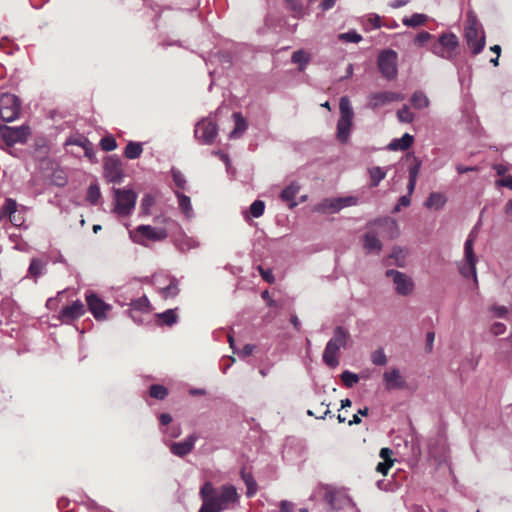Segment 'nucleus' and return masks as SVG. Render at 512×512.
Returning a JSON list of instances; mask_svg holds the SVG:
<instances>
[{
	"mask_svg": "<svg viewBox=\"0 0 512 512\" xmlns=\"http://www.w3.org/2000/svg\"><path fill=\"white\" fill-rule=\"evenodd\" d=\"M358 200L356 197H337L325 198L315 207V211L320 213H337L345 207L355 206Z\"/></svg>",
	"mask_w": 512,
	"mask_h": 512,
	"instance_id": "10",
	"label": "nucleus"
},
{
	"mask_svg": "<svg viewBox=\"0 0 512 512\" xmlns=\"http://www.w3.org/2000/svg\"><path fill=\"white\" fill-rule=\"evenodd\" d=\"M374 225L378 226H384L394 231V234L392 236H396L398 234V225L397 222L394 219L391 218H384V219H378L373 222Z\"/></svg>",
	"mask_w": 512,
	"mask_h": 512,
	"instance_id": "49",
	"label": "nucleus"
},
{
	"mask_svg": "<svg viewBox=\"0 0 512 512\" xmlns=\"http://www.w3.org/2000/svg\"><path fill=\"white\" fill-rule=\"evenodd\" d=\"M196 440L197 436L191 434L183 441L172 443L170 445V451L178 457H184L192 451Z\"/></svg>",
	"mask_w": 512,
	"mask_h": 512,
	"instance_id": "20",
	"label": "nucleus"
},
{
	"mask_svg": "<svg viewBox=\"0 0 512 512\" xmlns=\"http://www.w3.org/2000/svg\"><path fill=\"white\" fill-rule=\"evenodd\" d=\"M413 143V137L408 134V133H405L401 138L399 139H394L393 141L390 142V144L388 145V148L390 150H406L408 149Z\"/></svg>",
	"mask_w": 512,
	"mask_h": 512,
	"instance_id": "26",
	"label": "nucleus"
},
{
	"mask_svg": "<svg viewBox=\"0 0 512 512\" xmlns=\"http://www.w3.org/2000/svg\"><path fill=\"white\" fill-rule=\"evenodd\" d=\"M369 409L367 407H364L362 409L358 410V413L353 415L352 419L348 422V424L354 425V424H360L361 423V416H367Z\"/></svg>",
	"mask_w": 512,
	"mask_h": 512,
	"instance_id": "56",
	"label": "nucleus"
},
{
	"mask_svg": "<svg viewBox=\"0 0 512 512\" xmlns=\"http://www.w3.org/2000/svg\"><path fill=\"white\" fill-rule=\"evenodd\" d=\"M411 104L415 109L427 108L430 104L428 97L422 91H415L411 96Z\"/></svg>",
	"mask_w": 512,
	"mask_h": 512,
	"instance_id": "33",
	"label": "nucleus"
},
{
	"mask_svg": "<svg viewBox=\"0 0 512 512\" xmlns=\"http://www.w3.org/2000/svg\"><path fill=\"white\" fill-rule=\"evenodd\" d=\"M294 504L287 500H282L280 503V512H292Z\"/></svg>",
	"mask_w": 512,
	"mask_h": 512,
	"instance_id": "64",
	"label": "nucleus"
},
{
	"mask_svg": "<svg viewBox=\"0 0 512 512\" xmlns=\"http://www.w3.org/2000/svg\"><path fill=\"white\" fill-rule=\"evenodd\" d=\"M233 118L235 120V127L229 135L231 139L240 137L242 133L247 129L246 120L242 117L240 113H234Z\"/></svg>",
	"mask_w": 512,
	"mask_h": 512,
	"instance_id": "30",
	"label": "nucleus"
},
{
	"mask_svg": "<svg viewBox=\"0 0 512 512\" xmlns=\"http://www.w3.org/2000/svg\"><path fill=\"white\" fill-rule=\"evenodd\" d=\"M340 117L337 122V139L346 143L350 136L354 111L347 96H342L339 102Z\"/></svg>",
	"mask_w": 512,
	"mask_h": 512,
	"instance_id": "4",
	"label": "nucleus"
},
{
	"mask_svg": "<svg viewBox=\"0 0 512 512\" xmlns=\"http://www.w3.org/2000/svg\"><path fill=\"white\" fill-rule=\"evenodd\" d=\"M505 330H506V326L500 322L494 323L491 328V331L494 335H501L505 332Z\"/></svg>",
	"mask_w": 512,
	"mask_h": 512,
	"instance_id": "63",
	"label": "nucleus"
},
{
	"mask_svg": "<svg viewBox=\"0 0 512 512\" xmlns=\"http://www.w3.org/2000/svg\"><path fill=\"white\" fill-rule=\"evenodd\" d=\"M464 39L473 55L481 53L486 45L483 26L472 11L467 14L464 25Z\"/></svg>",
	"mask_w": 512,
	"mask_h": 512,
	"instance_id": "2",
	"label": "nucleus"
},
{
	"mask_svg": "<svg viewBox=\"0 0 512 512\" xmlns=\"http://www.w3.org/2000/svg\"><path fill=\"white\" fill-rule=\"evenodd\" d=\"M393 465V461H382V462H379L376 466V471L383 474V475H387L389 469L392 467Z\"/></svg>",
	"mask_w": 512,
	"mask_h": 512,
	"instance_id": "58",
	"label": "nucleus"
},
{
	"mask_svg": "<svg viewBox=\"0 0 512 512\" xmlns=\"http://www.w3.org/2000/svg\"><path fill=\"white\" fill-rule=\"evenodd\" d=\"M173 181L177 187L184 189L186 184L185 176L177 169L171 170Z\"/></svg>",
	"mask_w": 512,
	"mask_h": 512,
	"instance_id": "52",
	"label": "nucleus"
},
{
	"mask_svg": "<svg viewBox=\"0 0 512 512\" xmlns=\"http://www.w3.org/2000/svg\"><path fill=\"white\" fill-rule=\"evenodd\" d=\"M179 291V281L175 277L170 279V283L166 287L160 289V293L165 299L176 297Z\"/></svg>",
	"mask_w": 512,
	"mask_h": 512,
	"instance_id": "32",
	"label": "nucleus"
},
{
	"mask_svg": "<svg viewBox=\"0 0 512 512\" xmlns=\"http://www.w3.org/2000/svg\"><path fill=\"white\" fill-rule=\"evenodd\" d=\"M428 19V16L421 13H415L410 17H405L402 23L407 27H418L423 25Z\"/></svg>",
	"mask_w": 512,
	"mask_h": 512,
	"instance_id": "35",
	"label": "nucleus"
},
{
	"mask_svg": "<svg viewBox=\"0 0 512 512\" xmlns=\"http://www.w3.org/2000/svg\"><path fill=\"white\" fill-rule=\"evenodd\" d=\"M392 455H393V451L390 449V448H382L380 450V453H379V456L380 458L383 460V461H393L394 460L392 459Z\"/></svg>",
	"mask_w": 512,
	"mask_h": 512,
	"instance_id": "59",
	"label": "nucleus"
},
{
	"mask_svg": "<svg viewBox=\"0 0 512 512\" xmlns=\"http://www.w3.org/2000/svg\"><path fill=\"white\" fill-rule=\"evenodd\" d=\"M338 39L346 43H359L362 40V36L355 30H350L348 32L339 34Z\"/></svg>",
	"mask_w": 512,
	"mask_h": 512,
	"instance_id": "44",
	"label": "nucleus"
},
{
	"mask_svg": "<svg viewBox=\"0 0 512 512\" xmlns=\"http://www.w3.org/2000/svg\"><path fill=\"white\" fill-rule=\"evenodd\" d=\"M459 47V40L454 33L447 32L439 36V39L431 47V51L436 56L446 59L453 60L457 55V49Z\"/></svg>",
	"mask_w": 512,
	"mask_h": 512,
	"instance_id": "5",
	"label": "nucleus"
},
{
	"mask_svg": "<svg viewBox=\"0 0 512 512\" xmlns=\"http://www.w3.org/2000/svg\"><path fill=\"white\" fill-rule=\"evenodd\" d=\"M385 276L391 279L395 292L403 297L409 296L414 292L415 283L411 276L395 269H388Z\"/></svg>",
	"mask_w": 512,
	"mask_h": 512,
	"instance_id": "8",
	"label": "nucleus"
},
{
	"mask_svg": "<svg viewBox=\"0 0 512 512\" xmlns=\"http://www.w3.org/2000/svg\"><path fill=\"white\" fill-rule=\"evenodd\" d=\"M477 257L463 258L460 262L458 269L464 278L472 277L475 286L478 285L477 272H476Z\"/></svg>",
	"mask_w": 512,
	"mask_h": 512,
	"instance_id": "21",
	"label": "nucleus"
},
{
	"mask_svg": "<svg viewBox=\"0 0 512 512\" xmlns=\"http://www.w3.org/2000/svg\"><path fill=\"white\" fill-rule=\"evenodd\" d=\"M104 176L111 183H120L123 179V170L120 159L111 155L104 160Z\"/></svg>",
	"mask_w": 512,
	"mask_h": 512,
	"instance_id": "14",
	"label": "nucleus"
},
{
	"mask_svg": "<svg viewBox=\"0 0 512 512\" xmlns=\"http://www.w3.org/2000/svg\"><path fill=\"white\" fill-rule=\"evenodd\" d=\"M100 147L104 151H113L117 148V142L113 136H106L100 140Z\"/></svg>",
	"mask_w": 512,
	"mask_h": 512,
	"instance_id": "51",
	"label": "nucleus"
},
{
	"mask_svg": "<svg viewBox=\"0 0 512 512\" xmlns=\"http://www.w3.org/2000/svg\"><path fill=\"white\" fill-rule=\"evenodd\" d=\"M474 241H475V235L473 232H471L468 235V238L466 239L465 244H464V257L465 258L476 257V255L474 254V250H473Z\"/></svg>",
	"mask_w": 512,
	"mask_h": 512,
	"instance_id": "48",
	"label": "nucleus"
},
{
	"mask_svg": "<svg viewBox=\"0 0 512 512\" xmlns=\"http://www.w3.org/2000/svg\"><path fill=\"white\" fill-rule=\"evenodd\" d=\"M389 259L393 262L392 264L404 268L406 266V252L400 246H394L389 254Z\"/></svg>",
	"mask_w": 512,
	"mask_h": 512,
	"instance_id": "24",
	"label": "nucleus"
},
{
	"mask_svg": "<svg viewBox=\"0 0 512 512\" xmlns=\"http://www.w3.org/2000/svg\"><path fill=\"white\" fill-rule=\"evenodd\" d=\"M157 317L162 321L163 324L167 326H172L178 320V316L174 309H168L163 313L157 314Z\"/></svg>",
	"mask_w": 512,
	"mask_h": 512,
	"instance_id": "40",
	"label": "nucleus"
},
{
	"mask_svg": "<svg viewBox=\"0 0 512 512\" xmlns=\"http://www.w3.org/2000/svg\"><path fill=\"white\" fill-rule=\"evenodd\" d=\"M21 102L20 99L10 93H3L0 96V118L4 122L15 121L20 114Z\"/></svg>",
	"mask_w": 512,
	"mask_h": 512,
	"instance_id": "9",
	"label": "nucleus"
},
{
	"mask_svg": "<svg viewBox=\"0 0 512 512\" xmlns=\"http://www.w3.org/2000/svg\"><path fill=\"white\" fill-rule=\"evenodd\" d=\"M142 152L143 147L140 142L129 141L125 148L124 155L127 159L134 160L139 158Z\"/></svg>",
	"mask_w": 512,
	"mask_h": 512,
	"instance_id": "31",
	"label": "nucleus"
},
{
	"mask_svg": "<svg viewBox=\"0 0 512 512\" xmlns=\"http://www.w3.org/2000/svg\"><path fill=\"white\" fill-rule=\"evenodd\" d=\"M398 120L402 123H411L415 119L414 113L411 112L409 106L404 105L397 111Z\"/></svg>",
	"mask_w": 512,
	"mask_h": 512,
	"instance_id": "42",
	"label": "nucleus"
},
{
	"mask_svg": "<svg viewBox=\"0 0 512 512\" xmlns=\"http://www.w3.org/2000/svg\"><path fill=\"white\" fill-rule=\"evenodd\" d=\"M86 301L89 311L93 314L96 320L102 321L107 318V311L111 309V306L100 299L96 294H87Z\"/></svg>",
	"mask_w": 512,
	"mask_h": 512,
	"instance_id": "15",
	"label": "nucleus"
},
{
	"mask_svg": "<svg viewBox=\"0 0 512 512\" xmlns=\"http://www.w3.org/2000/svg\"><path fill=\"white\" fill-rule=\"evenodd\" d=\"M411 204V198L409 195H403L399 198L398 203L395 205L393 212L397 213L402 207H408Z\"/></svg>",
	"mask_w": 512,
	"mask_h": 512,
	"instance_id": "55",
	"label": "nucleus"
},
{
	"mask_svg": "<svg viewBox=\"0 0 512 512\" xmlns=\"http://www.w3.org/2000/svg\"><path fill=\"white\" fill-rule=\"evenodd\" d=\"M259 271H260V274L262 276V278L268 282V283H273L274 282V276H273V273L271 270H265L263 269L261 266H259Z\"/></svg>",
	"mask_w": 512,
	"mask_h": 512,
	"instance_id": "60",
	"label": "nucleus"
},
{
	"mask_svg": "<svg viewBox=\"0 0 512 512\" xmlns=\"http://www.w3.org/2000/svg\"><path fill=\"white\" fill-rule=\"evenodd\" d=\"M0 134L7 146H12L16 143H25L29 135V127L25 125L19 127L1 125Z\"/></svg>",
	"mask_w": 512,
	"mask_h": 512,
	"instance_id": "12",
	"label": "nucleus"
},
{
	"mask_svg": "<svg viewBox=\"0 0 512 512\" xmlns=\"http://www.w3.org/2000/svg\"><path fill=\"white\" fill-rule=\"evenodd\" d=\"M421 169V161L414 158V164L409 167V180L417 181Z\"/></svg>",
	"mask_w": 512,
	"mask_h": 512,
	"instance_id": "53",
	"label": "nucleus"
},
{
	"mask_svg": "<svg viewBox=\"0 0 512 512\" xmlns=\"http://www.w3.org/2000/svg\"><path fill=\"white\" fill-rule=\"evenodd\" d=\"M17 210V203L14 199L7 198L3 207L0 209L1 220L5 217H11Z\"/></svg>",
	"mask_w": 512,
	"mask_h": 512,
	"instance_id": "39",
	"label": "nucleus"
},
{
	"mask_svg": "<svg viewBox=\"0 0 512 512\" xmlns=\"http://www.w3.org/2000/svg\"><path fill=\"white\" fill-rule=\"evenodd\" d=\"M149 393L151 397L163 400L168 395V390L162 385L155 384L150 387Z\"/></svg>",
	"mask_w": 512,
	"mask_h": 512,
	"instance_id": "46",
	"label": "nucleus"
},
{
	"mask_svg": "<svg viewBox=\"0 0 512 512\" xmlns=\"http://www.w3.org/2000/svg\"><path fill=\"white\" fill-rule=\"evenodd\" d=\"M403 99L404 95L401 93L390 91L377 92L370 95L368 105L370 108L376 109L394 101H402Z\"/></svg>",
	"mask_w": 512,
	"mask_h": 512,
	"instance_id": "17",
	"label": "nucleus"
},
{
	"mask_svg": "<svg viewBox=\"0 0 512 512\" xmlns=\"http://www.w3.org/2000/svg\"><path fill=\"white\" fill-rule=\"evenodd\" d=\"M383 383L386 390H401L406 388V380L398 368H391L383 373Z\"/></svg>",
	"mask_w": 512,
	"mask_h": 512,
	"instance_id": "16",
	"label": "nucleus"
},
{
	"mask_svg": "<svg viewBox=\"0 0 512 512\" xmlns=\"http://www.w3.org/2000/svg\"><path fill=\"white\" fill-rule=\"evenodd\" d=\"M371 362L376 366H384L387 364V356L383 348H378L371 353Z\"/></svg>",
	"mask_w": 512,
	"mask_h": 512,
	"instance_id": "41",
	"label": "nucleus"
},
{
	"mask_svg": "<svg viewBox=\"0 0 512 512\" xmlns=\"http://www.w3.org/2000/svg\"><path fill=\"white\" fill-rule=\"evenodd\" d=\"M300 190V186L293 182L289 186H287L282 192H281V199L285 202H291L290 207H294L297 205L296 202H293L295 196L298 194Z\"/></svg>",
	"mask_w": 512,
	"mask_h": 512,
	"instance_id": "27",
	"label": "nucleus"
},
{
	"mask_svg": "<svg viewBox=\"0 0 512 512\" xmlns=\"http://www.w3.org/2000/svg\"><path fill=\"white\" fill-rule=\"evenodd\" d=\"M432 38V35L429 32L422 31L415 37V43L419 46L424 45Z\"/></svg>",
	"mask_w": 512,
	"mask_h": 512,
	"instance_id": "57",
	"label": "nucleus"
},
{
	"mask_svg": "<svg viewBox=\"0 0 512 512\" xmlns=\"http://www.w3.org/2000/svg\"><path fill=\"white\" fill-rule=\"evenodd\" d=\"M45 267L46 263L44 261L33 258L30 262L28 272L32 277L37 278L44 273Z\"/></svg>",
	"mask_w": 512,
	"mask_h": 512,
	"instance_id": "34",
	"label": "nucleus"
},
{
	"mask_svg": "<svg viewBox=\"0 0 512 512\" xmlns=\"http://www.w3.org/2000/svg\"><path fill=\"white\" fill-rule=\"evenodd\" d=\"M309 55L303 50H297L292 54V62L299 64V70L303 71L309 62Z\"/></svg>",
	"mask_w": 512,
	"mask_h": 512,
	"instance_id": "37",
	"label": "nucleus"
},
{
	"mask_svg": "<svg viewBox=\"0 0 512 512\" xmlns=\"http://www.w3.org/2000/svg\"><path fill=\"white\" fill-rule=\"evenodd\" d=\"M130 237L135 243L144 244L142 238L152 241H161L167 237V232L163 228H156L150 225H140L136 228L135 232H130Z\"/></svg>",
	"mask_w": 512,
	"mask_h": 512,
	"instance_id": "11",
	"label": "nucleus"
},
{
	"mask_svg": "<svg viewBox=\"0 0 512 512\" xmlns=\"http://www.w3.org/2000/svg\"><path fill=\"white\" fill-rule=\"evenodd\" d=\"M264 210H265V203L261 200H255L250 205V213L255 218H259L260 216H262L264 213Z\"/></svg>",
	"mask_w": 512,
	"mask_h": 512,
	"instance_id": "50",
	"label": "nucleus"
},
{
	"mask_svg": "<svg viewBox=\"0 0 512 512\" xmlns=\"http://www.w3.org/2000/svg\"><path fill=\"white\" fill-rule=\"evenodd\" d=\"M340 377L343 384L348 388L353 387L359 381V376L356 373L350 372L348 370L343 371Z\"/></svg>",
	"mask_w": 512,
	"mask_h": 512,
	"instance_id": "43",
	"label": "nucleus"
},
{
	"mask_svg": "<svg viewBox=\"0 0 512 512\" xmlns=\"http://www.w3.org/2000/svg\"><path fill=\"white\" fill-rule=\"evenodd\" d=\"M370 177V186L377 187L379 183L386 177L387 169L379 166L371 167L368 169Z\"/></svg>",
	"mask_w": 512,
	"mask_h": 512,
	"instance_id": "29",
	"label": "nucleus"
},
{
	"mask_svg": "<svg viewBox=\"0 0 512 512\" xmlns=\"http://www.w3.org/2000/svg\"><path fill=\"white\" fill-rule=\"evenodd\" d=\"M130 305H131V309L129 311L130 317L136 322L138 320L133 315L134 311H141V312H149L150 311V302L146 296H142V297L132 301Z\"/></svg>",
	"mask_w": 512,
	"mask_h": 512,
	"instance_id": "25",
	"label": "nucleus"
},
{
	"mask_svg": "<svg viewBox=\"0 0 512 512\" xmlns=\"http://www.w3.org/2000/svg\"><path fill=\"white\" fill-rule=\"evenodd\" d=\"M498 186L506 187L512 190V176H506L499 179L497 182Z\"/></svg>",
	"mask_w": 512,
	"mask_h": 512,
	"instance_id": "62",
	"label": "nucleus"
},
{
	"mask_svg": "<svg viewBox=\"0 0 512 512\" xmlns=\"http://www.w3.org/2000/svg\"><path fill=\"white\" fill-rule=\"evenodd\" d=\"M154 204V198L150 194H146L141 200V209L145 214H150V209Z\"/></svg>",
	"mask_w": 512,
	"mask_h": 512,
	"instance_id": "54",
	"label": "nucleus"
},
{
	"mask_svg": "<svg viewBox=\"0 0 512 512\" xmlns=\"http://www.w3.org/2000/svg\"><path fill=\"white\" fill-rule=\"evenodd\" d=\"M241 475H242V479L247 487V496L248 497H251L253 496L256 491H257V484H256V481L254 480L253 476L251 473H247L245 471H242L241 472Z\"/></svg>",
	"mask_w": 512,
	"mask_h": 512,
	"instance_id": "38",
	"label": "nucleus"
},
{
	"mask_svg": "<svg viewBox=\"0 0 512 512\" xmlns=\"http://www.w3.org/2000/svg\"><path fill=\"white\" fill-rule=\"evenodd\" d=\"M349 339V333L341 326L334 329L332 338L327 342L323 352V362L331 367L336 368L339 365L338 353L345 348Z\"/></svg>",
	"mask_w": 512,
	"mask_h": 512,
	"instance_id": "3",
	"label": "nucleus"
},
{
	"mask_svg": "<svg viewBox=\"0 0 512 512\" xmlns=\"http://www.w3.org/2000/svg\"><path fill=\"white\" fill-rule=\"evenodd\" d=\"M113 212L120 217L129 216L134 210L137 195L131 189H114Z\"/></svg>",
	"mask_w": 512,
	"mask_h": 512,
	"instance_id": "6",
	"label": "nucleus"
},
{
	"mask_svg": "<svg viewBox=\"0 0 512 512\" xmlns=\"http://www.w3.org/2000/svg\"><path fill=\"white\" fill-rule=\"evenodd\" d=\"M398 54L392 49L381 51L377 58V66L382 76L387 80H393L398 73Z\"/></svg>",
	"mask_w": 512,
	"mask_h": 512,
	"instance_id": "7",
	"label": "nucleus"
},
{
	"mask_svg": "<svg viewBox=\"0 0 512 512\" xmlns=\"http://www.w3.org/2000/svg\"><path fill=\"white\" fill-rule=\"evenodd\" d=\"M84 313V304L80 300H76L71 305L64 306L61 309L59 313V319L63 323H70L80 318Z\"/></svg>",
	"mask_w": 512,
	"mask_h": 512,
	"instance_id": "18",
	"label": "nucleus"
},
{
	"mask_svg": "<svg viewBox=\"0 0 512 512\" xmlns=\"http://www.w3.org/2000/svg\"><path fill=\"white\" fill-rule=\"evenodd\" d=\"M447 202L445 194L440 192H432L426 199L424 205L428 209L440 210Z\"/></svg>",
	"mask_w": 512,
	"mask_h": 512,
	"instance_id": "23",
	"label": "nucleus"
},
{
	"mask_svg": "<svg viewBox=\"0 0 512 512\" xmlns=\"http://www.w3.org/2000/svg\"><path fill=\"white\" fill-rule=\"evenodd\" d=\"M101 197V192L98 184H91L87 190V200L91 204H96Z\"/></svg>",
	"mask_w": 512,
	"mask_h": 512,
	"instance_id": "45",
	"label": "nucleus"
},
{
	"mask_svg": "<svg viewBox=\"0 0 512 512\" xmlns=\"http://www.w3.org/2000/svg\"><path fill=\"white\" fill-rule=\"evenodd\" d=\"M177 246L180 251L187 252L191 249L197 248L199 246V242L192 237L185 236L178 240Z\"/></svg>",
	"mask_w": 512,
	"mask_h": 512,
	"instance_id": "36",
	"label": "nucleus"
},
{
	"mask_svg": "<svg viewBox=\"0 0 512 512\" xmlns=\"http://www.w3.org/2000/svg\"><path fill=\"white\" fill-rule=\"evenodd\" d=\"M363 248L366 253L379 254L382 250V243L374 231H368L363 237Z\"/></svg>",
	"mask_w": 512,
	"mask_h": 512,
	"instance_id": "22",
	"label": "nucleus"
},
{
	"mask_svg": "<svg viewBox=\"0 0 512 512\" xmlns=\"http://www.w3.org/2000/svg\"><path fill=\"white\" fill-rule=\"evenodd\" d=\"M325 500L333 510H340L352 505V500L344 492L336 490H327Z\"/></svg>",
	"mask_w": 512,
	"mask_h": 512,
	"instance_id": "19",
	"label": "nucleus"
},
{
	"mask_svg": "<svg viewBox=\"0 0 512 512\" xmlns=\"http://www.w3.org/2000/svg\"><path fill=\"white\" fill-rule=\"evenodd\" d=\"M194 134L203 144L210 145L218 134V126L211 119H202L196 124Z\"/></svg>",
	"mask_w": 512,
	"mask_h": 512,
	"instance_id": "13",
	"label": "nucleus"
},
{
	"mask_svg": "<svg viewBox=\"0 0 512 512\" xmlns=\"http://www.w3.org/2000/svg\"><path fill=\"white\" fill-rule=\"evenodd\" d=\"M287 9L294 13L295 17H300L303 13V5L300 0H285Z\"/></svg>",
	"mask_w": 512,
	"mask_h": 512,
	"instance_id": "47",
	"label": "nucleus"
},
{
	"mask_svg": "<svg viewBox=\"0 0 512 512\" xmlns=\"http://www.w3.org/2000/svg\"><path fill=\"white\" fill-rule=\"evenodd\" d=\"M255 349V346L252 345V344H246L239 352H238V355L240 357H247L249 355L252 354V352L254 351Z\"/></svg>",
	"mask_w": 512,
	"mask_h": 512,
	"instance_id": "61",
	"label": "nucleus"
},
{
	"mask_svg": "<svg viewBox=\"0 0 512 512\" xmlns=\"http://www.w3.org/2000/svg\"><path fill=\"white\" fill-rule=\"evenodd\" d=\"M175 195L178 199L180 210L185 214L187 218H191L193 216V208L190 198L179 191H176Z\"/></svg>",
	"mask_w": 512,
	"mask_h": 512,
	"instance_id": "28",
	"label": "nucleus"
},
{
	"mask_svg": "<svg viewBox=\"0 0 512 512\" xmlns=\"http://www.w3.org/2000/svg\"><path fill=\"white\" fill-rule=\"evenodd\" d=\"M199 494L203 503L198 512H222L239 498L237 489L231 484L215 489L210 482H206Z\"/></svg>",
	"mask_w": 512,
	"mask_h": 512,
	"instance_id": "1",
	"label": "nucleus"
}]
</instances>
